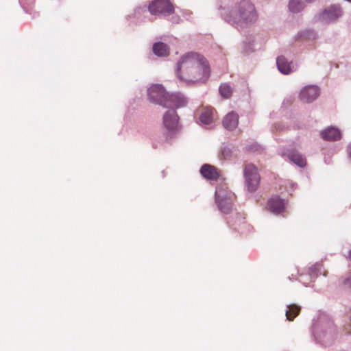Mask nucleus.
<instances>
[{"mask_svg":"<svg viewBox=\"0 0 351 351\" xmlns=\"http://www.w3.org/2000/svg\"><path fill=\"white\" fill-rule=\"evenodd\" d=\"M348 152L349 156L351 157V144L348 146Z\"/></svg>","mask_w":351,"mask_h":351,"instance_id":"obj_24","label":"nucleus"},{"mask_svg":"<svg viewBox=\"0 0 351 351\" xmlns=\"http://www.w3.org/2000/svg\"><path fill=\"white\" fill-rule=\"evenodd\" d=\"M349 257L351 259V251L349 252Z\"/></svg>","mask_w":351,"mask_h":351,"instance_id":"obj_25","label":"nucleus"},{"mask_svg":"<svg viewBox=\"0 0 351 351\" xmlns=\"http://www.w3.org/2000/svg\"><path fill=\"white\" fill-rule=\"evenodd\" d=\"M148 96L151 101L156 102L162 106H170L167 99L168 95L161 85H153L148 89Z\"/></svg>","mask_w":351,"mask_h":351,"instance_id":"obj_6","label":"nucleus"},{"mask_svg":"<svg viewBox=\"0 0 351 351\" xmlns=\"http://www.w3.org/2000/svg\"><path fill=\"white\" fill-rule=\"evenodd\" d=\"M229 153H230V150L228 149V148H224L222 151H221V154L223 156V158L226 159V157L229 155Z\"/></svg>","mask_w":351,"mask_h":351,"instance_id":"obj_22","label":"nucleus"},{"mask_svg":"<svg viewBox=\"0 0 351 351\" xmlns=\"http://www.w3.org/2000/svg\"><path fill=\"white\" fill-rule=\"evenodd\" d=\"M267 208L269 210L275 214H280L285 209L284 201L278 197H273L269 199Z\"/></svg>","mask_w":351,"mask_h":351,"instance_id":"obj_10","label":"nucleus"},{"mask_svg":"<svg viewBox=\"0 0 351 351\" xmlns=\"http://www.w3.org/2000/svg\"><path fill=\"white\" fill-rule=\"evenodd\" d=\"M167 102L171 105L170 106H166L167 108H180L184 106L187 101L182 95L173 94L168 96Z\"/></svg>","mask_w":351,"mask_h":351,"instance_id":"obj_12","label":"nucleus"},{"mask_svg":"<svg viewBox=\"0 0 351 351\" xmlns=\"http://www.w3.org/2000/svg\"><path fill=\"white\" fill-rule=\"evenodd\" d=\"M214 109L212 108H206L203 109L199 117L200 121L204 124H210L213 121Z\"/></svg>","mask_w":351,"mask_h":351,"instance_id":"obj_18","label":"nucleus"},{"mask_svg":"<svg viewBox=\"0 0 351 351\" xmlns=\"http://www.w3.org/2000/svg\"><path fill=\"white\" fill-rule=\"evenodd\" d=\"M322 137L326 141H337L341 138L340 131L333 127L328 128L321 132Z\"/></svg>","mask_w":351,"mask_h":351,"instance_id":"obj_14","label":"nucleus"},{"mask_svg":"<svg viewBox=\"0 0 351 351\" xmlns=\"http://www.w3.org/2000/svg\"><path fill=\"white\" fill-rule=\"evenodd\" d=\"M210 74L208 62L197 53H186L180 57L177 63V76L187 84L204 83Z\"/></svg>","mask_w":351,"mask_h":351,"instance_id":"obj_1","label":"nucleus"},{"mask_svg":"<svg viewBox=\"0 0 351 351\" xmlns=\"http://www.w3.org/2000/svg\"><path fill=\"white\" fill-rule=\"evenodd\" d=\"M258 20V14L254 5L247 0L240 2L236 11L231 13L229 21L237 27L253 24Z\"/></svg>","mask_w":351,"mask_h":351,"instance_id":"obj_2","label":"nucleus"},{"mask_svg":"<svg viewBox=\"0 0 351 351\" xmlns=\"http://www.w3.org/2000/svg\"><path fill=\"white\" fill-rule=\"evenodd\" d=\"M288 158L299 167H303L306 165L305 157L298 152H293L288 154Z\"/></svg>","mask_w":351,"mask_h":351,"instance_id":"obj_17","label":"nucleus"},{"mask_svg":"<svg viewBox=\"0 0 351 351\" xmlns=\"http://www.w3.org/2000/svg\"><path fill=\"white\" fill-rule=\"evenodd\" d=\"M287 308L288 310L286 312L287 319L289 321H293L299 315L301 308L296 304H290Z\"/></svg>","mask_w":351,"mask_h":351,"instance_id":"obj_19","label":"nucleus"},{"mask_svg":"<svg viewBox=\"0 0 351 351\" xmlns=\"http://www.w3.org/2000/svg\"><path fill=\"white\" fill-rule=\"evenodd\" d=\"M216 202L219 209L224 213H229L232 207L234 195L223 189H217L215 192Z\"/></svg>","mask_w":351,"mask_h":351,"instance_id":"obj_4","label":"nucleus"},{"mask_svg":"<svg viewBox=\"0 0 351 351\" xmlns=\"http://www.w3.org/2000/svg\"><path fill=\"white\" fill-rule=\"evenodd\" d=\"M165 128L170 131H175L178 127V117L174 110L168 111L163 117Z\"/></svg>","mask_w":351,"mask_h":351,"instance_id":"obj_8","label":"nucleus"},{"mask_svg":"<svg viewBox=\"0 0 351 351\" xmlns=\"http://www.w3.org/2000/svg\"><path fill=\"white\" fill-rule=\"evenodd\" d=\"M153 51L158 56H167L169 53V48L164 43L158 42L153 45Z\"/></svg>","mask_w":351,"mask_h":351,"instance_id":"obj_15","label":"nucleus"},{"mask_svg":"<svg viewBox=\"0 0 351 351\" xmlns=\"http://www.w3.org/2000/svg\"><path fill=\"white\" fill-rule=\"evenodd\" d=\"M202 176L208 180H217L220 176L218 169L210 165L205 164L200 169Z\"/></svg>","mask_w":351,"mask_h":351,"instance_id":"obj_9","label":"nucleus"},{"mask_svg":"<svg viewBox=\"0 0 351 351\" xmlns=\"http://www.w3.org/2000/svg\"><path fill=\"white\" fill-rule=\"evenodd\" d=\"M289 8L291 12L297 13L304 8V5L300 0H291Z\"/></svg>","mask_w":351,"mask_h":351,"instance_id":"obj_20","label":"nucleus"},{"mask_svg":"<svg viewBox=\"0 0 351 351\" xmlns=\"http://www.w3.org/2000/svg\"><path fill=\"white\" fill-rule=\"evenodd\" d=\"M244 177L246 186L250 192L255 191L260 183V176L257 167L252 163L246 164L244 167Z\"/></svg>","mask_w":351,"mask_h":351,"instance_id":"obj_3","label":"nucleus"},{"mask_svg":"<svg viewBox=\"0 0 351 351\" xmlns=\"http://www.w3.org/2000/svg\"><path fill=\"white\" fill-rule=\"evenodd\" d=\"M219 92L223 97L227 99L231 96L232 90L229 84H223L220 86Z\"/></svg>","mask_w":351,"mask_h":351,"instance_id":"obj_21","label":"nucleus"},{"mask_svg":"<svg viewBox=\"0 0 351 351\" xmlns=\"http://www.w3.org/2000/svg\"><path fill=\"white\" fill-rule=\"evenodd\" d=\"M278 70L283 74L287 75L291 73V64L284 56H279L276 60Z\"/></svg>","mask_w":351,"mask_h":351,"instance_id":"obj_16","label":"nucleus"},{"mask_svg":"<svg viewBox=\"0 0 351 351\" xmlns=\"http://www.w3.org/2000/svg\"><path fill=\"white\" fill-rule=\"evenodd\" d=\"M319 93V89L317 86H307L301 90L300 99L303 102L309 103L317 97Z\"/></svg>","mask_w":351,"mask_h":351,"instance_id":"obj_7","label":"nucleus"},{"mask_svg":"<svg viewBox=\"0 0 351 351\" xmlns=\"http://www.w3.org/2000/svg\"><path fill=\"white\" fill-rule=\"evenodd\" d=\"M239 123V115L234 112L228 113L223 120V125L225 128L229 130L235 129Z\"/></svg>","mask_w":351,"mask_h":351,"instance_id":"obj_13","label":"nucleus"},{"mask_svg":"<svg viewBox=\"0 0 351 351\" xmlns=\"http://www.w3.org/2000/svg\"><path fill=\"white\" fill-rule=\"evenodd\" d=\"M341 15V11L339 6L332 5L323 12L322 17L323 21L328 22L335 20Z\"/></svg>","mask_w":351,"mask_h":351,"instance_id":"obj_11","label":"nucleus"},{"mask_svg":"<svg viewBox=\"0 0 351 351\" xmlns=\"http://www.w3.org/2000/svg\"><path fill=\"white\" fill-rule=\"evenodd\" d=\"M149 11L154 15L168 16L173 13L174 8L169 0H154L149 5Z\"/></svg>","mask_w":351,"mask_h":351,"instance_id":"obj_5","label":"nucleus"},{"mask_svg":"<svg viewBox=\"0 0 351 351\" xmlns=\"http://www.w3.org/2000/svg\"><path fill=\"white\" fill-rule=\"evenodd\" d=\"M344 284L346 285H348L349 287H351V275H350V277H349L348 278H347L345 281H344Z\"/></svg>","mask_w":351,"mask_h":351,"instance_id":"obj_23","label":"nucleus"}]
</instances>
